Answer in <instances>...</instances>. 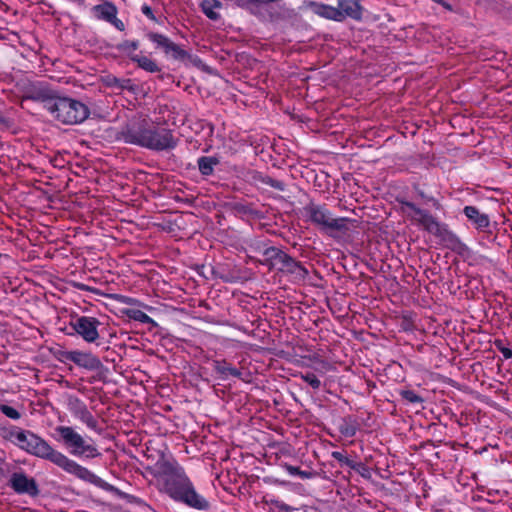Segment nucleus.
Instances as JSON below:
<instances>
[{
	"instance_id": "nucleus-19",
	"label": "nucleus",
	"mask_w": 512,
	"mask_h": 512,
	"mask_svg": "<svg viewBox=\"0 0 512 512\" xmlns=\"http://www.w3.org/2000/svg\"><path fill=\"white\" fill-rule=\"evenodd\" d=\"M148 38L156 45V47L162 48L164 52L167 53L171 43V40L168 37L159 33H149Z\"/></svg>"
},
{
	"instance_id": "nucleus-17",
	"label": "nucleus",
	"mask_w": 512,
	"mask_h": 512,
	"mask_svg": "<svg viewBox=\"0 0 512 512\" xmlns=\"http://www.w3.org/2000/svg\"><path fill=\"white\" fill-rule=\"evenodd\" d=\"M215 370L218 374L221 375L222 378L228 377H240L241 372L235 367L227 364L226 362H217L215 365Z\"/></svg>"
},
{
	"instance_id": "nucleus-11",
	"label": "nucleus",
	"mask_w": 512,
	"mask_h": 512,
	"mask_svg": "<svg viewBox=\"0 0 512 512\" xmlns=\"http://www.w3.org/2000/svg\"><path fill=\"white\" fill-rule=\"evenodd\" d=\"M67 358L76 365L86 369H95L100 364L98 358L93 354L78 350L69 352Z\"/></svg>"
},
{
	"instance_id": "nucleus-24",
	"label": "nucleus",
	"mask_w": 512,
	"mask_h": 512,
	"mask_svg": "<svg viewBox=\"0 0 512 512\" xmlns=\"http://www.w3.org/2000/svg\"><path fill=\"white\" fill-rule=\"evenodd\" d=\"M80 420L90 429L96 430L98 423L93 415L86 409L83 410Z\"/></svg>"
},
{
	"instance_id": "nucleus-23",
	"label": "nucleus",
	"mask_w": 512,
	"mask_h": 512,
	"mask_svg": "<svg viewBox=\"0 0 512 512\" xmlns=\"http://www.w3.org/2000/svg\"><path fill=\"white\" fill-rule=\"evenodd\" d=\"M285 471L291 476H299L302 479H310L313 476L312 472L300 470L296 466L286 464L284 466Z\"/></svg>"
},
{
	"instance_id": "nucleus-31",
	"label": "nucleus",
	"mask_w": 512,
	"mask_h": 512,
	"mask_svg": "<svg viewBox=\"0 0 512 512\" xmlns=\"http://www.w3.org/2000/svg\"><path fill=\"white\" fill-rule=\"evenodd\" d=\"M125 49L135 51L138 48V43L136 41L127 42L124 44Z\"/></svg>"
},
{
	"instance_id": "nucleus-6",
	"label": "nucleus",
	"mask_w": 512,
	"mask_h": 512,
	"mask_svg": "<svg viewBox=\"0 0 512 512\" xmlns=\"http://www.w3.org/2000/svg\"><path fill=\"white\" fill-rule=\"evenodd\" d=\"M308 219L325 231H341L346 228V218H334L322 206L308 205L305 208Z\"/></svg>"
},
{
	"instance_id": "nucleus-18",
	"label": "nucleus",
	"mask_w": 512,
	"mask_h": 512,
	"mask_svg": "<svg viewBox=\"0 0 512 512\" xmlns=\"http://www.w3.org/2000/svg\"><path fill=\"white\" fill-rule=\"evenodd\" d=\"M217 163L218 161L213 157H201L198 160L199 170L203 175H209Z\"/></svg>"
},
{
	"instance_id": "nucleus-1",
	"label": "nucleus",
	"mask_w": 512,
	"mask_h": 512,
	"mask_svg": "<svg viewBox=\"0 0 512 512\" xmlns=\"http://www.w3.org/2000/svg\"><path fill=\"white\" fill-rule=\"evenodd\" d=\"M4 438L35 457L51 461L65 472L88 482L104 491L117 493L118 489L109 484L91 470L70 459L64 453L54 449L45 439L32 431L13 427L5 431Z\"/></svg>"
},
{
	"instance_id": "nucleus-3",
	"label": "nucleus",
	"mask_w": 512,
	"mask_h": 512,
	"mask_svg": "<svg viewBox=\"0 0 512 512\" xmlns=\"http://www.w3.org/2000/svg\"><path fill=\"white\" fill-rule=\"evenodd\" d=\"M125 142L152 150H165L175 147L176 142L167 129L138 128L128 129L123 133Z\"/></svg>"
},
{
	"instance_id": "nucleus-13",
	"label": "nucleus",
	"mask_w": 512,
	"mask_h": 512,
	"mask_svg": "<svg viewBox=\"0 0 512 512\" xmlns=\"http://www.w3.org/2000/svg\"><path fill=\"white\" fill-rule=\"evenodd\" d=\"M202 12L213 21L220 19V11L222 9V3L219 0H202L201 2Z\"/></svg>"
},
{
	"instance_id": "nucleus-2",
	"label": "nucleus",
	"mask_w": 512,
	"mask_h": 512,
	"mask_svg": "<svg viewBox=\"0 0 512 512\" xmlns=\"http://www.w3.org/2000/svg\"><path fill=\"white\" fill-rule=\"evenodd\" d=\"M165 474L164 489L171 498L198 510L208 508V502L195 491L193 484L180 465L177 463L168 464Z\"/></svg>"
},
{
	"instance_id": "nucleus-25",
	"label": "nucleus",
	"mask_w": 512,
	"mask_h": 512,
	"mask_svg": "<svg viewBox=\"0 0 512 512\" xmlns=\"http://www.w3.org/2000/svg\"><path fill=\"white\" fill-rule=\"evenodd\" d=\"M301 378L306 382L308 383L313 389H318L320 387V380L318 379V377L313 374V373H306V374H302L301 375Z\"/></svg>"
},
{
	"instance_id": "nucleus-21",
	"label": "nucleus",
	"mask_w": 512,
	"mask_h": 512,
	"mask_svg": "<svg viewBox=\"0 0 512 512\" xmlns=\"http://www.w3.org/2000/svg\"><path fill=\"white\" fill-rule=\"evenodd\" d=\"M128 316L143 324H155L154 320L141 310H130Z\"/></svg>"
},
{
	"instance_id": "nucleus-10",
	"label": "nucleus",
	"mask_w": 512,
	"mask_h": 512,
	"mask_svg": "<svg viewBox=\"0 0 512 512\" xmlns=\"http://www.w3.org/2000/svg\"><path fill=\"white\" fill-rule=\"evenodd\" d=\"M305 6L320 17L334 21H342V12H339L338 9L333 6L315 1L306 2Z\"/></svg>"
},
{
	"instance_id": "nucleus-7",
	"label": "nucleus",
	"mask_w": 512,
	"mask_h": 512,
	"mask_svg": "<svg viewBox=\"0 0 512 512\" xmlns=\"http://www.w3.org/2000/svg\"><path fill=\"white\" fill-rule=\"evenodd\" d=\"M401 211L405 217L423 226L427 231L431 233H438L440 231V225L434 218L428 212L417 208L414 204L410 202L403 203Z\"/></svg>"
},
{
	"instance_id": "nucleus-9",
	"label": "nucleus",
	"mask_w": 512,
	"mask_h": 512,
	"mask_svg": "<svg viewBox=\"0 0 512 512\" xmlns=\"http://www.w3.org/2000/svg\"><path fill=\"white\" fill-rule=\"evenodd\" d=\"M10 483L17 493H27L30 495H36L38 493L34 479L27 477L23 473H14L11 476Z\"/></svg>"
},
{
	"instance_id": "nucleus-12",
	"label": "nucleus",
	"mask_w": 512,
	"mask_h": 512,
	"mask_svg": "<svg viewBox=\"0 0 512 512\" xmlns=\"http://www.w3.org/2000/svg\"><path fill=\"white\" fill-rule=\"evenodd\" d=\"M337 9L342 12V20L346 17L353 19L361 17L360 5L356 0H339Z\"/></svg>"
},
{
	"instance_id": "nucleus-4",
	"label": "nucleus",
	"mask_w": 512,
	"mask_h": 512,
	"mask_svg": "<svg viewBox=\"0 0 512 512\" xmlns=\"http://www.w3.org/2000/svg\"><path fill=\"white\" fill-rule=\"evenodd\" d=\"M55 432L68 452L78 458L93 459L101 455L97 446L91 438H85L70 426H57Z\"/></svg>"
},
{
	"instance_id": "nucleus-26",
	"label": "nucleus",
	"mask_w": 512,
	"mask_h": 512,
	"mask_svg": "<svg viewBox=\"0 0 512 512\" xmlns=\"http://www.w3.org/2000/svg\"><path fill=\"white\" fill-rule=\"evenodd\" d=\"M0 411L10 419L17 420L20 418V413L13 407L8 405H1Z\"/></svg>"
},
{
	"instance_id": "nucleus-5",
	"label": "nucleus",
	"mask_w": 512,
	"mask_h": 512,
	"mask_svg": "<svg viewBox=\"0 0 512 512\" xmlns=\"http://www.w3.org/2000/svg\"><path fill=\"white\" fill-rule=\"evenodd\" d=\"M47 109L55 119L70 125L82 123L90 114L89 108L84 103L68 97L48 102Z\"/></svg>"
},
{
	"instance_id": "nucleus-16",
	"label": "nucleus",
	"mask_w": 512,
	"mask_h": 512,
	"mask_svg": "<svg viewBox=\"0 0 512 512\" xmlns=\"http://www.w3.org/2000/svg\"><path fill=\"white\" fill-rule=\"evenodd\" d=\"M131 59L138 64V66L147 72H159L160 68L155 61L146 56H132Z\"/></svg>"
},
{
	"instance_id": "nucleus-32",
	"label": "nucleus",
	"mask_w": 512,
	"mask_h": 512,
	"mask_svg": "<svg viewBox=\"0 0 512 512\" xmlns=\"http://www.w3.org/2000/svg\"><path fill=\"white\" fill-rule=\"evenodd\" d=\"M142 12H143L147 17H149V18H151V19H154L153 12H152V10H151V8H150L149 6L144 5V6L142 7Z\"/></svg>"
},
{
	"instance_id": "nucleus-8",
	"label": "nucleus",
	"mask_w": 512,
	"mask_h": 512,
	"mask_svg": "<svg viewBox=\"0 0 512 512\" xmlns=\"http://www.w3.org/2000/svg\"><path fill=\"white\" fill-rule=\"evenodd\" d=\"M71 326L75 332L88 343H93L99 338L98 328L100 326V321L95 317H77L71 323Z\"/></svg>"
},
{
	"instance_id": "nucleus-29",
	"label": "nucleus",
	"mask_w": 512,
	"mask_h": 512,
	"mask_svg": "<svg viewBox=\"0 0 512 512\" xmlns=\"http://www.w3.org/2000/svg\"><path fill=\"white\" fill-rule=\"evenodd\" d=\"M499 351L502 353L505 359L512 358V350L508 347L503 346L502 344H496Z\"/></svg>"
},
{
	"instance_id": "nucleus-15",
	"label": "nucleus",
	"mask_w": 512,
	"mask_h": 512,
	"mask_svg": "<svg viewBox=\"0 0 512 512\" xmlns=\"http://www.w3.org/2000/svg\"><path fill=\"white\" fill-rule=\"evenodd\" d=\"M94 10L98 18L106 20L108 22H115L117 16V9L111 3H104L94 7Z\"/></svg>"
},
{
	"instance_id": "nucleus-22",
	"label": "nucleus",
	"mask_w": 512,
	"mask_h": 512,
	"mask_svg": "<svg viewBox=\"0 0 512 512\" xmlns=\"http://www.w3.org/2000/svg\"><path fill=\"white\" fill-rule=\"evenodd\" d=\"M268 253L275 255L276 258L283 264V266L287 267L289 270H291L292 266L296 265L293 259L283 252L277 251L275 249H269L267 250V254Z\"/></svg>"
},
{
	"instance_id": "nucleus-27",
	"label": "nucleus",
	"mask_w": 512,
	"mask_h": 512,
	"mask_svg": "<svg viewBox=\"0 0 512 512\" xmlns=\"http://www.w3.org/2000/svg\"><path fill=\"white\" fill-rule=\"evenodd\" d=\"M402 397L411 403H420L422 398L412 390H405L401 393Z\"/></svg>"
},
{
	"instance_id": "nucleus-30",
	"label": "nucleus",
	"mask_w": 512,
	"mask_h": 512,
	"mask_svg": "<svg viewBox=\"0 0 512 512\" xmlns=\"http://www.w3.org/2000/svg\"><path fill=\"white\" fill-rule=\"evenodd\" d=\"M106 83L107 85L109 86H119V87H124L123 85H120V80L117 79L116 77H113V76H108L106 78Z\"/></svg>"
},
{
	"instance_id": "nucleus-33",
	"label": "nucleus",
	"mask_w": 512,
	"mask_h": 512,
	"mask_svg": "<svg viewBox=\"0 0 512 512\" xmlns=\"http://www.w3.org/2000/svg\"><path fill=\"white\" fill-rule=\"evenodd\" d=\"M118 29L122 30L124 28L123 23L116 18L115 22H112Z\"/></svg>"
},
{
	"instance_id": "nucleus-28",
	"label": "nucleus",
	"mask_w": 512,
	"mask_h": 512,
	"mask_svg": "<svg viewBox=\"0 0 512 512\" xmlns=\"http://www.w3.org/2000/svg\"><path fill=\"white\" fill-rule=\"evenodd\" d=\"M332 457L334 459H336L337 461L352 467L351 461L346 456H344L341 452H338V451L332 452Z\"/></svg>"
},
{
	"instance_id": "nucleus-14",
	"label": "nucleus",
	"mask_w": 512,
	"mask_h": 512,
	"mask_svg": "<svg viewBox=\"0 0 512 512\" xmlns=\"http://www.w3.org/2000/svg\"><path fill=\"white\" fill-rule=\"evenodd\" d=\"M465 216L472 221L478 228H486L489 226V218L487 215L481 213L474 206H466L464 208Z\"/></svg>"
},
{
	"instance_id": "nucleus-20",
	"label": "nucleus",
	"mask_w": 512,
	"mask_h": 512,
	"mask_svg": "<svg viewBox=\"0 0 512 512\" xmlns=\"http://www.w3.org/2000/svg\"><path fill=\"white\" fill-rule=\"evenodd\" d=\"M168 55H171L174 59L184 60L186 58H190V55L183 50L179 45L175 44L171 41L169 48L167 50Z\"/></svg>"
}]
</instances>
